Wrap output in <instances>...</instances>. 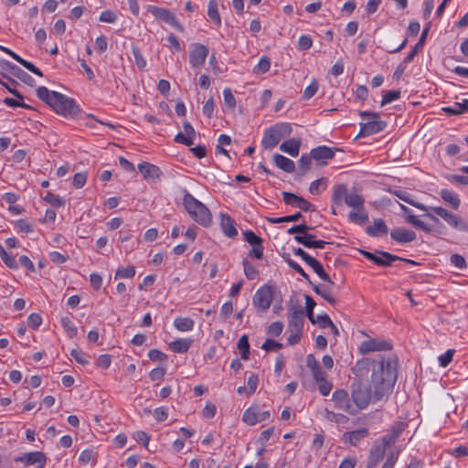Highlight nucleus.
Here are the masks:
<instances>
[{
    "mask_svg": "<svg viewBox=\"0 0 468 468\" xmlns=\"http://www.w3.org/2000/svg\"><path fill=\"white\" fill-rule=\"evenodd\" d=\"M37 96L46 102L56 113L65 118H76L80 108L76 101L58 91L49 90L45 86L37 89Z\"/></svg>",
    "mask_w": 468,
    "mask_h": 468,
    "instance_id": "f03ea898",
    "label": "nucleus"
},
{
    "mask_svg": "<svg viewBox=\"0 0 468 468\" xmlns=\"http://www.w3.org/2000/svg\"><path fill=\"white\" fill-rule=\"evenodd\" d=\"M259 384V377L257 374L251 373L247 379L248 396L252 395Z\"/></svg>",
    "mask_w": 468,
    "mask_h": 468,
    "instance_id": "680f3d73",
    "label": "nucleus"
},
{
    "mask_svg": "<svg viewBox=\"0 0 468 468\" xmlns=\"http://www.w3.org/2000/svg\"><path fill=\"white\" fill-rule=\"evenodd\" d=\"M271 416L269 410L260 411L258 406H250L246 409L242 415V420L249 426L256 425L268 420Z\"/></svg>",
    "mask_w": 468,
    "mask_h": 468,
    "instance_id": "dca6fc26",
    "label": "nucleus"
},
{
    "mask_svg": "<svg viewBox=\"0 0 468 468\" xmlns=\"http://www.w3.org/2000/svg\"><path fill=\"white\" fill-rule=\"evenodd\" d=\"M209 49L200 43H193L189 51V65L193 69H201L208 56Z\"/></svg>",
    "mask_w": 468,
    "mask_h": 468,
    "instance_id": "4468645a",
    "label": "nucleus"
},
{
    "mask_svg": "<svg viewBox=\"0 0 468 468\" xmlns=\"http://www.w3.org/2000/svg\"><path fill=\"white\" fill-rule=\"evenodd\" d=\"M390 237L396 242L402 244L415 240L416 234L414 231L405 228H397L391 230Z\"/></svg>",
    "mask_w": 468,
    "mask_h": 468,
    "instance_id": "b1692460",
    "label": "nucleus"
},
{
    "mask_svg": "<svg viewBox=\"0 0 468 468\" xmlns=\"http://www.w3.org/2000/svg\"><path fill=\"white\" fill-rule=\"evenodd\" d=\"M314 40L310 35H301L298 38L297 48L299 50H308L313 46Z\"/></svg>",
    "mask_w": 468,
    "mask_h": 468,
    "instance_id": "13d9d810",
    "label": "nucleus"
},
{
    "mask_svg": "<svg viewBox=\"0 0 468 468\" xmlns=\"http://www.w3.org/2000/svg\"><path fill=\"white\" fill-rule=\"evenodd\" d=\"M289 336L287 343L291 346L297 344L301 340L304 314L301 308L289 311Z\"/></svg>",
    "mask_w": 468,
    "mask_h": 468,
    "instance_id": "0eeeda50",
    "label": "nucleus"
},
{
    "mask_svg": "<svg viewBox=\"0 0 468 468\" xmlns=\"http://www.w3.org/2000/svg\"><path fill=\"white\" fill-rule=\"evenodd\" d=\"M428 211L434 212L437 216L441 218L450 227L458 230H467L468 224L463 218L447 210L442 207H428Z\"/></svg>",
    "mask_w": 468,
    "mask_h": 468,
    "instance_id": "9d476101",
    "label": "nucleus"
},
{
    "mask_svg": "<svg viewBox=\"0 0 468 468\" xmlns=\"http://www.w3.org/2000/svg\"><path fill=\"white\" fill-rule=\"evenodd\" d=\"M283 330V324L280 321L272 322L267 327V334L271 336H279Z\"/></svg>",
    "mask_w": 468,
    "mask_h": 468,
    "instance_id": "052dcab7",
    "label": "nucleus"
},
{
    "mask_svg": "<svg viewBox=\"0 0 468 468\" xmlns=\"http://www.w3.org/2000/svg\"><path fill=\"white\" fill-rule=\"evenodd\" d=\"M313 229V227L307 225V224H299L292 226L290 229H288L287 233L288 234H294L295 235H308L309 231Z\"/></svg>",
    "mask_w": 468,
    "mask_h": 468,
    "instance_id": "864d4df0",
    "label": "nucleus"
},
{
    "mask_svg": "<svg viewBox=\"0 0 468 468\" xmlns=\"http://www.w3.org/2000/svg\"><path fill=\"white\" fill-rule=\"evenodd\" d=\"M400 260L399 256L386 251H377L375 264L378 266H389L394 261Z\"/></svg>",
    "mask_w": 468,
    "mask_h": 468,
    "instance_id": "58836bf2",
    "label": "nucleus"
},
{
    "mask_svg": "<svg viewBox=\"0 0 468 468\" xmlns=\"http://www.w3.org/2000/svg\"><path fill=\"white\" fill-rule=\"evenodd\" d=\"M223 99L224 103L228 106L229 109L234 110L236 107V99L232 94L230 89L225 88L223 90Z\"/></svg>",
    "mask_w": 468,
    "mask_h": 468,
    "instance_id": "e2e57ef3",
    "label": "nucleus"
},
{
    "mask_svg": "<svg viewBox=\"0 0 468 468\" xmlns=\"http://www.w3.org/2000/svg\"><path fill=\"white\" fill-rule=\"evenodd\" d=\"M351 397L357 412L365 410L373 401L371 387L365 386L360 381H356L351 386Z\"/></svg>",
    "mask_w": 468,
    "mask_h": 468,
    "instance_id": "1a4fd4ad",
    "label": "nucleus"
},
{
    "mask_svg": "<svg viewBox=\"0 0 468 468\" xmlns=\"http://www.w3.org/2000/svg\"><path fill=\"white\" fill-rule=\"evenodd\" d=\"M184 132L178 133L175 136V142L182 144L186 146L194 144L196 132L189 122L184 123Z\"/></svg>",
    "mask_w": 468,
    "mask_h": 468,
    "instance_id": "4be33fe9",
    "label": "nucleus"
},
{
    "mask_svg": "<svg viewBox=\"0 0 468 468\" xmlns=\"http://www.w3.org/2000/svg\"><path fill=\"white\" fill-rule=\"evenodd\" d=\"M48 458L43 452L34 451L16 456L14 462L21 463L23 467L33 466L34 468H44Z\"/></svg>",
    "mask_w": 468,
    "mask_h": 468,
    "instance_id": "f8f14e48",
    "label": "nucleus"
},
{
    "mask_svg": "<svg viewBox=\"0 0 468 468\" xmlns=\"http://www.w3.org/2000/svg\"><path fill=\"white\" fill-rule=\"evenodd\" d=\"M397 376L389 362L380 361L371 375L373 402L388 398L392 392Z\"/></svg>",
    "mask_w": 468,
    "mask_h": 468,
    "instance_id": "f257e3e1",
    "label": "nucleus"
},
{
    "mask_svg": "<svg viewBox=\"0 0 468 468\" xmlns=\"http://www.w3.org/2000/svg\"><path fill=\"white\" fill-rule=\"evenodd\" d=\"M369 435L367 428H361L358 430L346 431L342 435V442L350 446H357L363 440Z\"/></svg>",
    "mask_w": 468,
    "mask_h": 468,
    "instance_id": "a211bd4d",
    "label": "nucleus"
},
{
    "mask_svg": "<svg viewBox=\"0 0 468 468\" xmlns=\"http://www.w3.org/2000/svg\"><path fill=\"white\" fill-rule=\"evenodd\" d=\"M243 235L245 240L251 246L262 244V239L257 236L252 230H246Z\"/></svg>",
    "mask_w": 468,
    "mask_h": 468,
    "instance_id": "338daca9",
    "label": "nucleus"
},
{
    "mask_svg": "<svg viewBox=\"0 0 468 468\" xmlns=\"http://www.w3.org/2000/svg\"><path fill=\"white\" fill-rule=\"evenodd\" d=\"M138 170L143 175L144 178L147 180L159 179L161 171L160 168L148 162H142L138 165Z\"/></svg>",
    "mask_w": 468,
    "mask_h": 468,
    "instance_id": "a878e982",
    "label": "nucleus"
},
{
    "mask_svg": "<svg viewBox=\"0 0 468 468\" xmlns=\"http://www.w3.org/2000/svg\"><path fill=\"white\" fill-rule=\"evenodd\" d=\"M153 415L156 421H165L168 418V409L165 406L157 407L154 410Z\"/></svg>",
    "mask_w": 468,
    "mask_h": 468,
    "instance_id": "0e129e2a",
    "label": "nucleus"
},
{
    "mask_svg": "<svg viewBox=\"0 0 468 468\" xmlns=\"http://www.w3.org/2000/svg\"><path fill=\"white\" fill-rule=\"evenodd\" d=\"M0 50L4 51L7 55H9L12 58H14L16 62H18L20 65H22L24 68H26L27 70H29L33 74L39 76V77L43 76L42 71L38 68H37L33 63L21 58L18 54H16L10 48L0 45Z\"/></svg>",
    "mask_w": 468,
    "mask_h": 468,
    "instance_id": "aec40b11",
    "label": "nucleus"
},
{
    "mask_svg": "<svg viewBox=\"0 0 468 468\" xmlns=\"http://www.w3.org/2000/svg\"><path fill=\"white\" fill-rule=\"evenodd\" d=\"M220 229L223 234L228 238H234L238 235L236 223L234 219L227 214L220 216Z\"/></svg>",
    "mask_w": 468,
    "mask_h": 468,
    "instance_id": "393cba45",
    "label": "nucleus"
},
{
    "mask_svg": "<svg viewBox=\"0 0 468 468\" xmlns=\"http://www.w3.org/2000/svg\"><path fill=\"white\" fill-rule=\"evenodd\" d=\"M324 418L330 422L343 426L349 422V418L345 414L335 412L333 410H329L328 409L324 410Z\"/></svg>",
    "mask_w": 468,
    "mask_h": 468,
    "instance_id": "4c0bfd02",
    "label": "nucleus"
},
{
    "mask_svg": "<svg viewBox=\"0 0 468 468\" xmlns=\"http://www.w3.org/2000/svg\"><path fill=\"white\" fill-rule=\"evenodd\" d=\"M301 144V139L291 138L282 143V144L280 145V150L283 153L288 154L292 157H296L299 155Z\"/></svg>",
    "mask_w": 468,
    "mask_h": 468,
    "instance_id": "c85d7f7f",
    "label": "nucleus"
},
{
    "mask_svg": "<svg viewBox=\"0 0 468 468\" xmlns=\"http://www.w3.org/2000/svg\"><path fill=\"white\" fill-rule=\"evenodd\" d=\"M271 69V59L263 56L261 57L258 63L253 68V73L255 74H263L270 70Z\"/></svg>",
    "mask_w": 468,
    "mask_h": 468,
    "instance_id": "3c124183",
    "label": "nucleus"
},
{
    "mask_svg": "<svg viewBox=\"0 0 468 468\" xmlns=\"http://www.w3.org/2000/svg\"><path fill=\"white\" fill-rule=\"evenodd\" d=\"M348 221L356 225H363L368 220L367 212L365 209V206L361 208H356L349 212L347 216Z\"/></svg>",
    "mask_w": 468,
    "mask_h": 468,
    "instance_id": "f704fd0d",
    "label": "nucleus"
},
{
    "mask_svg": "<svg viewBox=\"0 0 468 468\" xmlns=\"http://www.w3.org/2000/svg\"><path fill=\"white\" fill-rule=\"evenodd\" d=\"M79 463L82 465H86L90 463H96V453L93 449H85L83 450L79 456Z\"/></svg>",
    "mask_w": 468,
    "mask_h": 468,
    "instance_id": "de8ad7c7",
    "label": "nucleus"
},
{
    "mask_svg": "<svg viewBox=\"0 0 468 468\" xmlns=\"http://www.w3.org/2000/svg\"><path fill=\"white\" fill-rule=\"evenodd\" d=\"M207 16L217 26L220 27L221 17L218 13V4L215 0H210L207 5Z\"/></svg>",
    "mask_w": 468,
    "mask_h": 468,
    "instance_id": "79ce46f5",
    "label": "nucleus"
},
{
    "mask_svg": "<svg viewBox=\"0 0 468 468\" xmlns=\"http://www.w3.org/2000/svg\"><path fill=\"white\" fill-rule=\"evenodd\" d=\"M327 186V180L324 177L316 179L310 184L309 191L312 195L321 194Z\"/></svg>",
    "mask_w": 468,
    "mask_h": 468,
    "instance_id": "8fccbe9b",
    "label": "nucleus"
},
{
    "mask_svg": "<svg viewBox=\"0 0 468 468\" xmlns=\"http://www.w3.org/2000/svg\"><path fill=\"white\" fill-rule=\"evenodd\" d=\"M348 189L345 184H339L335 186L332 195V213L336 215V211L334 206H342L348 196Z\"/></svg>",
    "mask_w": 468,
    "mask_h": 468,
    "instance_id": "412c9836",
    "label": "nucleus"
},
{
    "mask_svg": "<svg viewBox=\"0 0 468 468\" xmlns=\"http://www.w3.org/2000/svg\"><path fill=\"white\" fill-rule=\"evenodd\" d=\"M306 367H308L313 378L318 385L319 392L326 397L333 388L332 381L326 378V374L322 370L318 361L313 354L306 356Z\"/></svg>",
    "mask_w": 468,
    "mask_h": 468,
    "instance_id": "39448f33",
    "label": "nucleus"
},
{
    "mask_svg": "<svg viewBox=\"0 0 468 468\" xmlns=\"http://www.w3.org/2000/svg\"><path fill=\"white\" fill-rule=\"evenodd\" d=\"M454 352L453 349H448L443 354L440 355L438 357L440 366L446 367L452 361Z\"/></svg>",
    "mask_w": 468,
    "mask_h": 468,
    "instance_id": "69168bd1",
    "label": "nucleus"
},
{
    "mask_svg": "<svg viewBox=\"0 0 468 468\" xmlns=\"http://www.w3.org/2000/svg\"><path fill=\"white\" fill-rule=\"evenodd\" d=\"M133 438L134 441H136L138 443L143 444L144 447H147L151 437L149 434H147L144 431H137L133 434Z\"/></svg>",
    "mask_w": 468,
    "mask_h": 468,
    "instance_id": "774afa93",
    "label": "nucleus"
},
{
    "mask_svg": "<svg viewBox=\"0 0 468 468\" xmlns=\"http://www.w3.org/2000/svg\"><path fill=\"white\" fill-rule=\"evenodd\" d=\"M373 364H375V362L368 358L358 360L353 367V373L357 378H363L368 373Z\"/></svg>",
    "mask_w": 468,
    "mask_h": 468,
    "instance_id": "c9c22d12",
    "label": "nucleus"
},
{
    "mask_svg": "<svg viewBox=\"0 0 468 468\" xmlns=\"http://www.w3.org/2000/svg\"><path fill=\"white\" fill-rule=\"evenodd\" d=\"M173 325L179 332H190L194 329L195 321L190 317L177 316L174 319Z\"/></svg>",
    "mask_w": 468,
    "mask_h": 468,
    "instance_id": "473e14b6",
    "label": "nucleus"
},
{
    "mask_svg": "<svg viewBox=\"0 0 468 468\" xmlns=\"http://www.w3.org/2000/svg\"><path fill=\"white\" fill-rule=\"evenodd\" d=\"M273 162L278 168L284 172L292 173L294 171V162L282 154H275L273 155Z\"/></svg>",
    "mask_w": 468,
    "mask_h": 468,
    "instance_id": "2f4dec72",
    "label": "nucleus"
},
{
    "mask_svg": "<svg viewBox=\"0 0 468 468\" xmlns=\"http://www.w3.org/2000/svg\"><path fill=\"white\" fill-rule=\"evenodd\" d=\"M292 131V125L289 122H279L265 129L261 146L264 149H272L282 138L289 136Z\"/></svg>",
    "mask_w": 468,
    "mask_h": 468,
    "instance_id": "20e7f679",
    "label": "nucleus"
},
{
    "mask_svg": "<svg viewBox=\"0 0 468 468\" xmlns=\"http://www.w3.org/2000/svg\"><path fill=\"white\" fill-rule=\"evenodd\" d=\"M332 400L335 409L350 415H356L357 413V409L355 407L352 398H349L346 390L343 388L335 389L332 394Z\"/></svg>",
    "mask_w": 468,
    "mask_h": 468,
    "instance_id": "9b49d317",
    "label": "nucleus"
},
{
    "mask_svg": "<svg viewBox=\"0 0 468 468\" xmlns=\"http://www.w3.org/2000/svg\"><path fill=\"white\" fill-rule=\"evenodd\" d=\"M183 204L191 218L203 227H207L212 222V215L209 209L193 195L186 193L183 197Z\"/></svg>",
    "mask_w": 468,
    "mask_h": 468,
    "instance_id": "7ed1b4c3",
    "label": "nucleus"
},
{
    "mask_svg": "<svg viewBox=\"0 0 468 468\" xmlns=\"http://www.w3.org/2000/svg\"><path fill=\"white\" fill-rule=\"evenodd\" d=\"M293 239L298 244H301L307 249L323 250L324 249L325 245L328 244L327 241L317 239L316 237L311 233L308 235H295Z\"/></svg>",
    "mask_w": 468,
    "mask_h": 468,
    "instance_id": "6ab92c4d",
    "label": "nucleus"
},
{
    "mask_svg": "<svg viewBox=\"0 0 468 468\" xmlns=\"http://www.w3.org/2000/svg\"><path fill=\"white\" fill-rule=\"evenodd\" d=\"M282 199L286 205L298 207L304 212L315 210V207L312 203L293 193L282 192Z\"/></svg>",
    "mask_w": 468,
    "mask_h": 468,
    "instance_id": "f3484780",
    "label": "nucleus"
},
{
    "mask_svg": "<svg viewBox=\"0 0 468 468\" xmlns=\"http://www.w3.org/2000/svg\"><path fill=\"white\" fill-rule=\"evenodd\" d=\"M243 271L248 280H254L258 276V270L248 260L242 261Z\"/></svg>",
    "mask_w": 468,
    "mask_h": 468,
    "instance_id": "5fc2aeb1",
    "label": "nucleus"
},
{
    "mask_svg": "<svg viewBox=\"0 0 468 468\" xmlns=\"http://www.w3.org/2000/svg\"><path fill=\"white\" fill-rule=\"evenodd\" d=\"M237 347L240 353V356L243 360H249L250 358V342L247 335H242L238 343Z\"/></svg>",
    "mask_w": 468,
    "mask_h": 468,
    "instance_id": "37998d69",
    "label": "nucleus"
},
{
    "mask_svg": "<svg viewBox=\"0 0 468 468\" xmlns=\"http://www.w3.org/2000/svg\"><path fill=\"white\" fill-rule=\"evenodd\" d=\"M307 265H309L313 271L318 275L320 279L323 281L329 282L333 284L332 280L330 279V276L325 272L323 265L318 261L315 258L312 257L307 262Z\"/></svg>",
    "mask_w": 468,
    "mask_h": 468,
    "instance_id": "e433bc0d",
    "label": "nucleus"
},
{
    "mask_svg": "<svg viewBox=\"0 0 468 468\" xmlns=\"http://www.w3.org/2000/svg\"><path fill=\"white\" fill-rule=\"evenodd\" d=\"M428 32H429V27H427L426 28L423 29L418 43L415 44L413 49L405 57L404 61H403L404 64H408L413 60L414 57L416 56V54L418 52L419 48L422 47V45L424 44L427 35H428Z\"/></svg>",
    "mask_w": 468,
    "mask_h": 468,
    "instance_id": "c03bdc74",
    "label": "nucleus"
},
{
    "mask_svg": "<svg viewBox=\"0 0 468 468\" xmlns=\"http://www.w3.org/2000/svg\"><path fill=\"white\" fill-rule=\"evenodd\" d=\"M135 273V267L133 265L121 267L116 270L114 279H131L134 277Z\"/></svg>",
    "mask_w": 468,
    "mask_h": 468,
    "instance_id": "49530a36",
    "label": "nucleus"
},
{
    "mask_svg": "<svg viewBox=\"0 0 468 468\" xmlns=\"http://www.w3.org/2000/svg\"><path fill=\"white\" fill-rule=\"evenodd\" d=\"M2 65L4 69H8L13 75L20 79L25 83L29 84L31 81H34L33 78L30 75L22 70L16 65L6 60L3 61Z\"/></svg>",
    "mask_w": 468,
    "mask_h": 468,
    "instance_id": "7c9ffc66",
    "label": "nucleus"
},
{
    "mask_svg": "<svg viewBox=\"0 0 468 468\" xmlns=\"http://www.w3.org/2000/svg\"><path fill=\"white\" fill-rule=\"evenodd\" d=\"M13 226L17 233L29 234L34 230L32 224L24 218L14 221Z\"/></svg>",
    "mask_w": 468,
    "mask_h": 468,
    "instance_id": "a18cd8bd",
    "label": "nucleus"
},
{
    "mask_svg": "<svg viewBox=\"0 0 468 468\" xmlns=\"http://www.w3.org/2000/svg\"><path fill=\"white\" fill-rule=\"evenodd\" d=\"M399 90H388L385 91L382 95L381 106L391 103L400 98Z\"/></svg>",
    "mask_w": 468,
    "mask_h": 468,
    "instance_id": "6e6d98bb",
    "label": "nucleus"
},
{
    "mask_svg": "<svg viewBox=\"0 0 468 468\" xmlns=\"http://www.w3.org/2000/svg\"><path fill=\"white\" fill-rule=\"evenodd\" d=\"M336 151H338L336 148L320 145L311 150V156L316 161L329 160L334 158Z\"/></svg>",
    "mask_w": 468,
    "mask_h": 468,
    "instance_id": "bb28decb",
    "label": "nucleus"
},
{
    "mask_svg": "<svg viewBox=\"0 0 468 468\" xmlns=\"http://www.w3.org/2000/svg\"><path fill=\"white\" fill-rule=\"evenodd\" d=\"M400 207L406 214V219L409 223L425 232H431L433 230V226L420 220L418 216L411 213V210L409 207L404 205H400Z\"/></svg>",
    "mask_w": 468,
    "mask_h": 468,
    "instance_id": "5701e85b",
    "label": "nucleus"
},
{
    "mask_svg": "<svg viewBox=\"0 0 468 468\" xmlns=\"http://www.w3.org/2000/svg\"><path fill=\"white\" fill-rule=\"evenodd\" d=\"M360 116L367 121L359 123V132L356 137H367L384 131L387 122L380 120L379 113L374 112H361Z\"/></svg>",
    "mask_w": 468,
    "mask_h": 468,
    "instance_id": "423d86ee",
    "label": "nucleus"
},
{
    "mask_svg": "<svg viewBox=\"0 0 468 468\" xmlns=\"http://www.w3.org/2000/svg\"><path fill=\"white\" fill-rule=\"evenodd\" d=\"M388 232V228L381 218L374 219L372 225L366 228V233L370 237H379L381 235H386Z\"/></svg>",
    "mask_w": 468,
    "mask_h": 468,
    "instance_id": "cd10ccee",
    "label": "nucleus"
},
{
    "mask_svg": "<svg viewBox=\"0 0 468 468\" xmlns=\"http://www.w3.org/2000/svg\"><path fill=\"white\" fill-rule=\"evenodd\" d=\"M132 53L134 58V62L139 69H144L146 67V60L144 57V55L141 52V49L138 46L133 45L132 46Z\"/></svg>",
    "mask_w": 468,
    "mask_h": 468,
    "instance_id": "603ef678",
    "label": "nucleus"
},
{
    "mask_svg": "<svg viewBox=\"0 0 468 468\" xmlns=\"http://www.w3.org/2000/svg\"><path fill=\"white\" fill-rule=\"evenodd\" d=\"M59 323L68 337L73 338L77 335L78 329L69 316L60 317Z\"/></svg>",
    "mask_w": 468,
    "mask_h": 468,
    "instance_id": "a19ab883",
    "label": "nucleus"
},
{
    "mask_svg": "<svg viewBox=\"0 0 468 468\" xmlns=\"http://www.w3.org/2000/svg\"><path fill=\"white\" fill-rule=\"evenodd\" d=\"M147 11L151 13L156 19L168 24L180 32L184 31V27L176 19L175 14H173L169 9L149 5L147 6Z\"/></svg>",
    "mask_w": 468,
    "mask_h": 468,
    "instance_id": "ddd939ff",
    "label": "nucleus"
},
{
    "mask_svg": "<svg viewBox=\"0 0 468 468\" xmlns=\"http://www.w3.org/2000/svg\"><path fill=\"white\" fill-rule=\"evenodd\" d=\"M274 292V287L269 284H263L256 290L252 297V305L257 313H266L270 309Z\"/></svg>",
    "mask_w": 468,
    "mask_h": 468,
    "instance_id": "6e6552de",
    "label": "nucleus"
},
{
    "mask_svg": "<svg viewBox=\"0 0 468 468\" xmlns=\"http://www.w3.org/2000/svg\"><path fill=\"white\" fill-rule=\"evenodd\" d=\"M441 199L448 203L453 209H458L461 205V199L455 192L449 189H441L440 192Z\"/></svg>",
    "mask_w": 468,
    "mask_h": 468,
    "instance_id": "72a5a7b5",
    "label": "nucleus"
},
{
    "mask_svg": "<svg viewBox=\"0 0 468 468\" xmlns=\"http://www.w3.org/2000/svg\"><path fill=\"white\" fill-rule=\"evenodd\" d=\"M345 204L353 208H361L365 206V198L356 191L349 192Z\"/></svg>",
    "mask_w": 468,
    "mask_h": 468,
    "instance_id": "ea45409f",
    "label": "nucleus"
},
{
    "mask_svg": "<svg viewBox=\"0 0 468 468\" xmlns=\"http://www.w3.org/2000/svg\"><path fill=\"white\" fill-rule=\"evenodd\" d=\"M193 344V340L190 338H177L169 343V349L176 354H184L188 351Z\"/></svg>",
    "mask_w": 468,
    "mask_h": 468,
    "instance_id": "c756f323",
    "label": "nucleus"
},
{
    "mask_svg": "<svg viewBox=\"0 0 468 468\" xmlns=\"http://www.w3.org/2000/svg\"><path fill=\"white\" fill-rule=\"evenodd\" d=\"M313 290L330 304L336 303V299L332 295L330 291L325 286L314 285Z\"/></svg>",
    "mask_w": 468,
    "mask_h": 468,
    "instance_id": "09e8293b",
    "label": "nucleus"
},
{
    "mask_svg": "<svg viewBox=\"0 0 468 468\" xmlns=\"http://www.w3.org/2000/svg\"><path fill=\"white\" fill-rule=\"evenodd\" d=\"M392 349V344L383 338H369L363 341L358 346V351L362 355L377 351H388Z\"/></svg>",
    "mask_w": 468,
    "mask_h": 468,
    "instance_id": "2eb2a0df",
    "label": "nucleus"
},
{
    "mask_svg": "<svg viewBox=\"0 0 468 468\" xmlns=\"http://www.w3.org/2000/svg\"><path fill=\"white\" fill-rule=\"evenodd\" d=\"M118 19V16L112 10H104L99 16V21L102 23L114 24Z\"/></svg>",
    "mask_w": 468,
    "mask_h": 468,
    "instance_id": "bf43d9fd",
    "label": "nucleus"
},
{
    "mask_svg": "<svg viewBox=\"0 0 468 468\" xmlns=\"http://www.w3.org/2000/svg\"><path fill=\"white\" fill-rule=\"evenodd\" d=\"M398 197H399L401 200L405 201L406 203L417 207L418 209L421 211H428V207L425 206L422 203L416 202L410 198V196L407 193L400 192L399 194H397Z\"/></svg>",
    "mask_w": 468,
    "mask_h": 468,
    "instance_id": "4d7b16f0",
    "label": "nucleus"
}]
</instances>
